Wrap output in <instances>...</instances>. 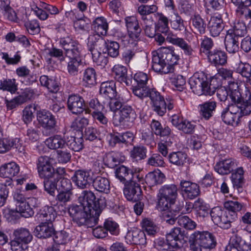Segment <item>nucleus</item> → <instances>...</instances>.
Here are the masks:
<instances>
[{
  "instance_id": "0e129e2a",
  "label": "nucleus",
  "mask_w": 251,
  "mask_h": 251,
  "mask_svg": "<svg viewBox=\"0 0 251 251\" xmlns=\"http://www.w3.org/2000/svg\"><path fill=\"white\" fill-rule=\"evenodd\" d=\"M35 111V107L32 105L26 106L23 110V118L25 124L30 123L33 117V113Z\"/></svg>"
},
{
  "instance_id": "338daca9",
  "label": "nucleus",
  "mask_w": 251,
  "mask_h": 251,
  "mask_svg": "<svg viewBox=\"0 0 251 251\" xmlns=\"http://www.w3.org/2000/svg\"><path fill=\"white\" fill-rule=\"evenodd\" d=\"M72 196V191H60L56 196V200L61 203L66 204L71 201Z\"/></svg>"
},
{
  "instance_id": "c9c22d12",
  "label": "nucleus",
  "mask_w": 251,
  "mask_h": 251,
  "mask_svg": "<svg viewBox=\"0 0 251 251\" xmlns=\"http://www.w3.org/2000/svg\"><path fill=\"white\" fill-rule=\"evenodd\" d=\"M100 93L109 99L116 97L117 96L115 82L111 81L102 82L100 85Z\"/></svg>"
},
{
  "instance_id": "c756f323",
  "label": "nucleus",
  "mask_w": 251,
  "mask_h": 251,
  "mask_svg": "<svg viewBox=\"0 0 251 251\" xmlns=\"http://www.w3.org/2000/svg\"><path fill=\"white\" fill-rule=\"evenodd\" d=\"M217 107L215 101H207L199 105L200 114L205 120L209 119L213 115Z\"/></svg>"
},
{
  "instance_id": "bf43d9fd",
  "label": "nucleus",
  "mask_w": 251,
  "mask_h": 251,
  "mask_svg": "<svg viewBox=\"0 0 251 251\" xmlns=\"http://www.w3.org/2000/svg\"><path fill=\"white\" fill-rule=\"evenodd\" d=\"M236 71L237 73L247 79L251 76V66L249 63L240 62Z\"/></svg>"
},
{
  "instance_id": "8fccbe9b",
  "label": "nucleus",
  "mask_w": 251,
  "mask_h": 251,
  "mask_svg": "<svg viewBox=\"0 0 251 251\" xmlns=\"http://www.w3.org/2000/svg\"><path fill=\"white\" fill-rule=\"evenodd\" d=\"M16 211L25 218L31 217L34 214L32 208L26 201L16 204Z\"/></svg>"
},
{
  "instance_id": "69168bd1",
  "label": "nucleus",
  "mask_w": 251,
  "mask_h": 251,
  "mask_svg": "<svg viewBox=\"0 0 251 251\" xmlns=\"http://www.w3.org/2000/svg\"><path fill=\"white\" fill-rule=\"evenodd\" d=\"M241 117L251 114V100H243L239 102Z\"/></svg>"
},
{
  "instance_id": "cd10ccee",
  "label": "nucleus",
  "mask_w": 251,
  "mask_h": 251,
  "mask_svg": "<svg viewBox=\"0 0 251 251\" xmlns=\"http://www.w3.org/2000/svg\"><path fill=\"white\" fill-rule=\"evenodd\" d=\"M209 32L213 37L219 36L223 30L224 25L223 20L220 17H212L208 24Z\"/></svg>"
},
{
  "instance_id": "6ab92c4d",
  "label": "nucleus",
  "mask_w": 251,
  "mask_h": 251,
  "mask_svg": "<svg viewBox=\"0 0 251 251\" xmlns=\"http://www.w3.org/2000/svg\"><path fill=\"white\" fill-rule=\"evenodd\" d=\"M166 238L168 245L173 248H179L183 238V233L180 228L175 227L166 234Z\"/></svg>"
},
{
  "instance_id": "f257e3e1",
  "label": "nucleus",
  "mask_w": 251,
  "mask_h": 251,
  "mask_svg": "<svg viewBox=\"0 0 251 251\" xmlns=\"http://www.w3.org/2000/svg\"><path fill=\"white\" fill-rule=\"evenodd\" d=\"M81 204L72 205L68 212L74 222L78 226L92 227L98 223L99 217L106 205L105 197L96 198L90 191H83L79 197Z\"/></svg>"
},
{
  "instance_id": "1a4fd4ad",
  "label": "nucleus",
  "mask_w": 251,
  "mask_h": 251,
  "mask_svg": "<svg viewBox=\"0 0 251 251\" xmlns=\"http://www.w3.org/2000/svg\"><path fill=\"white\" fill-rule=\"evenodd\" d=\"M156 52L167 65L170 66V71L172 66L177 64L179 59V56L175 52L173 47L161 48Z\"/></svg>"
},
{
  "instance_id": "4d7b16f0",
  "label": "nucleus",
  "mask_w": 251,
  "mask_h": 251,
  "mask_svg": "<svg viewBox=\"0 0 251 251\" xmlns=\"http://www.w3.org/2000/svg\"><path fill=\"white\" fill-rule=\"evenodd\" d=\"M177 223L179 226L187 230L194 229L197 226L196 223L187 216H179Z\"/></svg>"
},
{
  "instance_id": "393cba45",
  "label": "nucleus",
  "mask_w": 251,
  "mask_h": 251,
  "mask_svg": "<svg viewBox=\"0 0 251 251\" xmlns=\"http://www.w3.org/2000/svg\"><path fill=\"white\" fill-rule=\"evenodd\" d=\"M112 73L115 78L120 82L129 85L131 83V78L127 75V70L126 67L121 65H115L112 68Z\"/></svg>"
},
{
  "instance_id": "37998d69",
  "label": "nucleus",
  "mask_w": 251,
  "mask_h": 251,
  "mask_svg": "<svg viewBox=\"0 0 251 251\" xmlns=\"http://www.w3.org/2000/svg\"><path fill=\"white\" fill-rule=\"evenodd\" d=\"M187 158L186 153L182 151L173 152L169 154L168 159L169 162L177 166L181 167L186 162Z\"/></svg>"
},
{
  "instance_id": "f03ea898",
  "label": "nucleus",
  "mask_w": 251,
  "mask_h": 251,
  "mask_svg": "<svg viewBox=\"0 0 251 251\" xmlns=\"http://www.w3.org/2000/svg\"><path fill=\"white\" fill-rule=\"evenodd\" d=\"M133 94L140 99L149 97L153 110L159 116H163L166 112L167 104L163 96L154 89L150 90L146 85H137L133 87Z\"/></svg>"
},
{
  "instance_id": "aec40b11",
  "label": "nucleus",
  "mask_w": 251,
  "mask_h": 251,
  "mask_svg": "<svg viewBox=\"0 0 251 251\" xmlns=\"http://www.w3.org/2000/svg\"><path fill=\"white\" fill-rule=\"evenodd\" d=\"M141 193L140 184L129 183L124 189V194L129 201H138L142 197Z\"/></svg>"
},
{
  "instance_id": "bb28decb",
  "label": "nucleus",
  "mask_w": 251,
  "mask_h": 251,
  "mask_svg": "<svg viewBox=\"0 0 251 251\" xmlns=\"http://www.w3.org/2000/svg\"><path fill=\"white\" fill-rule=\"evenodd\" d=\"M244 241L241 237L235 235L232 238L225 251H251V246H244Z\"/></svg>"
},
{
  "instance_id": "a18cd8bd",
  "label": "nucleus",
  "mask_w": 251,
  "mask_h": 251,
  "mask_svg": "<svg viewBox=\"0 0 251 251\" xmlns=\"http://www.w3.org/2000/svg\"><path fill=\"white\" fill-rule=\"evenodd\" d=\"M132 172L127 167L121 165L116 169L115 174L116 177L121 181L129 182L132 178Z\"/></svg>"
},
{
  "instance_id": "09e8293b",
  "label": "nucleus",
  "mask_w": 251,
  "mask_h": 251,
  "mask_svg": "<svg viewBox=\"0 0 251 251\" xmlns=\"http://www.w3.org/2000/svg\"><path fill=\"white\" fill-rule=\"evenodd\" d=\"M120 155V154L118 152L112 151L108 152L104 158V160L109 167L114 168L122 161Z\"/></svg>"
},
{
  "instance_id": "4468645a",
  "label": "nucleus",
  "mask_w": 251,
  "mask_h": 251,
  "mask_svg": "<svg viewBox=\"0 0 251 251\" xmlns=\"http://www.w3.org/2000/svg\"><path fill=\"white\" fill-rule=\"evenodd\" d=\"M60 45L65 51L66 56H70L71 55L80 53L79 46L77 42L74 40L69 36L61 38Z\"/></svg>"
},
{
  "instance_id": "4be33fe9",
  "label": "nucleus",
  "mask_w": 251,
  "mask_h": 251,
  "mask_svg": "<svg viewBox=\"0 0 251 251\" xmlns=\"http://www.w3.org/2000/svg\"><path fill=\"white\" fill-rule=\"evenodd\" d=\"M129 36L133 39H137L141 32L136 18L133 16L126 17L125 19Z\"/></svg>"
},
{
  "instance_id": "864d4df0",
  "label": "nucleus",
  "mask_w": 251,
  "mask_h": 251,
  "mask_svg": "<svg viewBox=\"0 0 251 251\" xmlns=\"http://www.w3.org/2000/svg\"><path fill=\"white\" fill-rule=\"evenodd\" d=\"M143 229L149 235H154L157 232L158 227L149 219H144L142 222Z\"/></svg>"
},
{
  "instance_id": "e433bc0d",
  "label": "nucleus",
  "mask_w": 251,
  "mask_h": 251,
  "mask_svg": "<svg viewBox=\"0 0 251 251\" xmlns=\"http://www.w3.org/2000/svg\"><path fill=\"white\" fill-rule=\"evenodd\" d=\"M45 144L51 150L63 149L66 146V141L60 135H55L47 139Z\"/></svg>"
},
{
  "instance_id": "6e6d98bb",
  "label": "nucleus",
  "mask_w": 251,
  "mask_h": 251,
  "mask_svg": "<svg viewBox=\"0 0 251 251\" xmlns=\"http://www.w3.org/2000/svg\"><path fill=\"white\" fill-rule=\"evenodd\" d=\"M244 171L242 168L237 169L231 176V179L234 187H240L243 183Z\"/></svg>"
},
{
  "instance_id": "3c124183",
  "label": "nucleus",
  "mask_w": 251,
  "mask_h": 251,
  "mask_svg": "<svg viewBox=\"0 0 251 251\" xmlns=\"http://www.w3.org/2000/svg\"><path fill=\"white\" fill-rule=\"evenodd\" d=\"M82 79L88 85H94L96 83L95 70L92 68H87L83 73Z\"/></svg>"
},
{
  "instance_id": "39448f33",
  "label": "nucleus",
  "mask_w": 251,
  "mask_h": 251,
  "mask_svg": "<svg viewBox=\"0 0 251 251\" xmlns=\"http://www.w3.org/2000/svg\"><path fill=\"white\" fill-rule=\"evenodd\" d=\"M13 239L10 242L12 251H25L28 244L32 241L33 236L28 229L20 228L13 232Z\"/></svg>"
},
{
  "instance_id": "f8f14e48",
  "label": "nucleus",
  "mask_w": 251,
  "mask_h": 251,
  "mask_svg": "<svg viewBox=\"0 0 251 251\" xmlns=\"http://www.w3.org/2000/svg\"><path fill=\"white\" fill-rule=\"evenodd\" d=\"M40 81L42 86L46 87L49 90V92L46 95V98L53 101L56 99V94L59 90V86L56 81L49 78L47 75H42L40 78Z\"/></svg>"
},
{
  "instance_id": "ea45409f",
  "label": "nucleus",
  "mask_w": 251,
  "mask_h": 251,
  "mask_svg": "<svg viewBox=\"0 0 251 251\" xmlns=\"http://www.w3.org/2000/svg\"><path fill=\"white\" fill-rule=\"evenodd\" d=\"M192 30L195 34H203L205 32L206 24L199 15H195L191 18Z\"/></svg>"
},
{
  "instance_id": "412c9836",
  "label": "nucleus",
  "mask_w": 251,
  "mask_h": 251,
  "mask_svg": "<svg viewBox=\"0 0 251 251\" xmlns=\"http://www.w3.org/2000/svg\"><path fill=\"white\" fill-rule=\"evenodd\" d=\"M72 180L75 184L81 189L86 188L90 185L92 178L89 172L78 170L72 177Z\"/></svg>"
},
{
  "instance_id": "a211bd4d",
  "label": "nucleus",
  "mask_w": 251,
  "mask_h": 251,
  "mask_svg": "<svg viewBox=\"0 0 251 251\" xmlns=\"http://www.w3.org/2000/svg\"><path fill=\"white\" fill-rule=\"evenodd\" d=\"M67 62V70L68 74L72 76L77 75L81 69L82 62L80 57V52L77 54L71 55Z\"/></svg>"
},
{
  "instance_id": "9d476101",
  "label": "nucleus",
  "mask_w": 251,
  "mask_h": 251,
  "mask_svg": "<svg viewBox=\"0 0 251 251\" xmlns=\"http://www.w3.org/2000/svg\"><path fill=\"white\" fill-rule=\"evenodd\" d=\"M180 189L183 195L189 199L196 198L200 193L199 186L197 184L185 180L180 181Z\"/></svg>"
},
{
  "instance_id": "c03bdc74",
  "label": "nucleus",
  "mask_w": 251,
  "mask_h": 251,
  "mask_svg": "<svg viewBox=\"0 0 251 251\" xmlns=\"http://www.w3.org/2000/svg\"><path fill=\"white\" fill-rule=\"evenodd\" d=\"M93 29L98 34L106 35L108 29V24L106 20L102 17L96 18L93 23Z\"/></svg>"
},
{
  "instance_id": "473e14b6",
  "label": "nucleus",
  "mask_w": 251,
  "mask_h": 251,
  "mask_svg": "<svg viewBox=\"0 0 251 251\" xmlns=\"http://www.w3.org/2000/svg\"><path fill=\"white\" fill-rule=\"evenodd\" d=\"M175 204H172L171 206H168L167 209L160 210L163 212V219L167 224L173 225L176 219V213L180 210V208H176Z\"/></svg>"
},
{
  "instance_id": "a19ab883",
  "label": "nucleus",
  "mask_w": 251,
  "mask_h": 251,
  "mask_svg": "<svg viewBox=\"0 0 251 251\" xmlns=\"http://www.w3.org/2000/svg\"><path fill=\"white\" fill-rule=\"evenodd\" d=\"M88 45L89 47V51L91 50L95 49L101 50L102 47H105L106 45L105 41L101 37V35L96 33L92 34L88 37Z\"/></svg>"
},
{
  "instance_id": "c85d7f7f",
  "label": "nucleus",
  "mask_w": 251,
  "mask_h": 251,
  "mask_svg": "<svg viewBox=\"0 0 251 251\" xmlns=\"http://www.w3.org/2000/svg\"><path fill=\"white\" fill-rule=\"evenodd\" d=\"M224 207L231 213L229 216L231 223L237 218V212L240 211L243 205L235 200H228L224 202Z\"/></svg>"
},
{
  "instance_id": "423d86ee",
  "label": "nucleus",
  "mask_w": 251,
  "mask_h": 251,
  "mask_svg": "<svg viewBox=\"0 0 251 251\" xmlns=\"http://www.w3.org/2000/svg\"><path fill=\"white\" fill-rule=\"evenodd\" d=\"M189 83L193 93L198 96L202 95L211 96L214 94L216 90L214 87L211 88L203 75L198 73L195 74L190 78Z\"/></svg>"
},
{
  "instance_id": "7ed1b4c3",
  "label": "nucleus",
  "mask_w": 251,
  "mask_h": 251,
  "mask_svg": "<svg viewBox=\"0 0 251 251\" xmlns=\"http://www.w3.org/2000/svg\"><path fill=\"white\" fill-rule=\"evenodd\" d=\"M177 196V187L174 184L164 185L161 187L157 195V209H167L168 206L175 204Z\"/></svg>"
},
{
  "instance_id": "ddd939ff",
  "label": "nucleus",
  "mask_w": 251,
  "mask_h": 251,
  "mask_svg": "<svg viewBox=\"0 0 251 251\" xmlns=\"http://www.w3.org/2000/svg\"><path fill=\"white\" fill-rule=\"evenodd\" d=\"M167 41L172 44L176 46L182 50L185 54L187 55H192L193 52V50L182 38H179L176 35L172 32H169L167 34L166 37Z\"/></svg>"
},
{
  "instance_id": "58836bf2",
  "label": "nucleus",
  "mask_w": 251,
  "mask_h": 251,
  "mask_svg": "<svg viewBox=\"0 0 251 251\" xmlns=\"http://www.w3.org/2000/svg\"><path fill=\"white\" fill-rule=\"evenodd\" d=\"M209 61L215 66L223 65L226 63V55L221 50L210 51L208 55Z\"/></svg>"
},
{
  "instance_id": "9b49d317",
  "label": "nucleus",
  "mask_w": 251,
  "mask_h": 251,
  "mask_svg": "<svg viewBox=\"0 0 251 251\" xmlns=\"http://www.w3.org/2000/svg\"><path fill=\"white\" fill-rule=\"evenodd\" d=\"M20 172V167L14 162H10L2 165L0 167V176L9 179L5 184L10 185L12 178L16 176Z\"/></svg>"
},
{
  "instance_id": "e2e57ef3",
  "label": "nucleus",
  "mask_w": 251,
  "mask_h": 251,
  "mask_svg": "<svg viewBox=\"0 0 251 251\" xmlns=\"http://www.w3.org/2000/svg\"><path fill=\"white\" fill-rule=\"evenodd\" d=\"M148 164L154 167H164L165 162L163 157L160 154L155 153L149 158Z\"/></svg>"
},
{
  "instance_id": "b1692460",
  "label": "nucleus",
  "mask_w": 251,
  "mask_h": 251,
  "mask_svg": "<svg viewBox=\"0 0 251 251\" xmlns=\"http://www.w3.org/2000/svg\"><path fill=\"white\" fill-rule=\"evenodd\" d=\"M152 68L156 72L161 74H168L170 71V66L167 65L156 51L152 52Z\"/></svg>"
},
{
  "instance_id": "72a5a7b5",
  "label": "nucleus",
  "mask_w": 251,
  "mask_h": 251,
  "mask_svg": "<svg viewBox=\"0 0 251 251\" xmlns=\"http://www.w3.org/2000/svg\"><path fill=\"white\" fill-rule=\"evenodd\" d=\"M240 39L226 34L225 38V45L226 50L229 53L235 54L239 50Z\"/></svg>"
},
{
  "instance_id": "774afa93",
  "label": "nucleus",
  "mask_w": 251,
  "mask_h": 251,
  "mask_svg": "<svg viewBox=\"0 0 251 251\" xmlns=\"http://www.w3.org/2000/svg\"><path fill=\"white\" fill-rule=\"evenodd\" d=\"M221 117L224 122L227 125H233L238 122L236 116H233L225 108L222 112Z\"/></svg>"
},
{
  "instance_id": "13d9d810",
  "label": "nucleus",
  "mask_w": 251,
  "mask_h": 251,
  "mask_svg": "<svg viewBox=\"0 0 251 251\" xmlns=\"http://www.w3.org/2000/svg\"><path fill=\"white\" fill-rule=\"evenodd\" d=\"M45 191L51 196H54L57 189V180L54 178H46L44 179Z\"/></svg>"
},
{
  "instance_id": "5fc2aeb1",
  "label": "nucleus",
  "mask_w": 251,
  "mask_h": 251,
  "mask_svg": "<svg viewBox=\"0 0 251 251\" xmlns=\"http://www.w3.org/2000/svg\"><path fill=\"white\" fill-rule=\"evenodd\" d=\"M146 153L147 149L144 146L134 147L130 151V156L136 161H139L146 157Z\"/></svg>"
},
{
  "instance_id": "a878e982",
  "label": "nucleus",
  "mask_w": 251,
  "mask_h": 251,
  "mask_svg": "<svg viewBox=\"0 0 251 251\" xmlns=\"http://www.w3.org/2000/svg\"><path fill=\"white\" fill-rule=\"evenodd\" d=\"M236 166L237 164L234 160L228 158L218 162L215 166V170L219 174L227 175L229 174Z\"/></svg>"
},
{
  "instance_id": "680f3d73",
  "label": "nucleus",
  "mask_w": 251,
  "mask_h": 251,
  "mask_svg": "<svg viewBox=\"0 0 251 251\" xmlns=\"http://www.w3.org/2000/svg\"><path fill=\"white\" fill-rule=\"evenodd\" d=\"M106 51L112 57H116L119 54V45L117 42L110 41L106 43Z\"/></svg>"
},
{
  "instance_id": "6e6552de",
  "label": "nucleus",
  "mask_w": 251,
  "mask_h": 251,
  "mask_svg": "<svg viewBox=\"0 0 251 251\" xmlns=\"http://www.w3.org/2000/svg\"><path fill=\"white\" fill-rule=\"evenodd\" d=\"M212 220L215 224L224 228H228L231 226V221L226 211L221 207L213 208L210 212Z\"/></svg>"
},
{
  "instance_id": "5701e85b",
  "label": "nucleus",
  "mask_w": 251,
  "mask_h": 251,
  "mask_svg": "<svg viewBox=\"0 0 251 251\" xmlns=\"http://www.w3.org/2000/svg\"><path fill=\"white\" fill-rule=\"evenodd\" d=\"M36 236L39 238H47L54 233V229L51 222H41L35 229Z\"/></svg>"
},
{
  "instance_id": "4c0bfd02",
  "label": "nucleus",
  "mask_w": 251,
  "mask_h": 251,
  "mask_svg": "<svg viewBox=\"0 0 251 251\" xmlns=\"http://www.w3.org/2000/svg\"><path fill=\"white\" fill-rule=\"evenodd\" d=\"M93 186L100 192L108 194L110 191V182L106 177L98 176L93 180Z\"/></svg>"
},
{
  "instance_id": "603ef678",
  "label": "nucleus",
  "mask_w": 251,
  "mask_h": 251,
  "mask_svg": "<svg viewBox=\"0 0 251 251\" xmlns=\"http://www.w3.org/2000/svg\"><path fill=\"white\" fill-rule=\"evenodd\" d=\"M133 139V134L130 132H126L122 134L114 135L112 137L111 141L115 144L117 143L128 144Z\"/></svg>"
},
{
  "instance_id": "f3484780",
  "label": "nucleus",
  "mask_w": 251,
  "mask_h": 251,
  "mask_svg": "<svg viewBox=\"0 0 251 251\" xmlns=\"http://www.w3.org/2000/svg\"><path fill=\"white\" fill-rule=\"evenodd\" d=\"M37 120L42 127L49 129H54L56 122L54 117L49 112L45 110L38 113Z\"/></svg>"
},
{
  "instance_id": "2eb2a0df",
  "label": "nucleus",
  "mask_w": 251,
  "mask_h": 251,
  "mask_svg": "<svg viewBox=\"0 0 251 251\" xmlns=\"http://www.w3.org/2000/svg\"><path fill=\"white\" fill-rule=\"evenodd\" d=\"M68 109L75 114H80L85 109V104L83 99L79 95H73L68 98Z\"/></svg>"
},
{
  "instance_id": "0eeeda50",
  "label": "nucleus",
  "mask_w": 251,
  "mask_h": 251,
  "mask_svg": "<svg viewBox=\"0 0 251 251\" xmlns=\"http://www.w3.org/2000/svg\"><path fill=\"white\" fill-rule=\"evenodd\" d=\"M136 114L131 106L125 105L119 111L118 114H115L113 123L115 126H130L136 118Z\"/></svg>"
},
{
  "instance_id": "49530a36",
  "label": "nucleus",
  "mask_w": 251,
  "mask_h": 251,
  "mask_svg": "<svg viewBox=\"0 0 251 251\" xmlns=\"http://www.w3.org/2000/svg\"><path fill=\"white\" fill-rule=\"evenodd\" d=\"M101 50L92 49L90 51L92 54L93 61L97 65L104 66L108 62V58L105 55L104 51L102 50V53L100 52Z\"/></svg>"
},
{
  "instance_id": "052dcab7",
  "label": "nucleus",
  "mask_w": 251,
  "mask_h": 251,
  "mask_svg": "<svg viewBox=\"0 0 251 251\" xmlns=\"http://www.w3.org/2000/svg\"><path fill=\"white\" fill-rule=\"evenodd\" d=\"M0 89L9 91L11 93H14L17 90L15 79H5L1 81Z\"/></svg>"
},
{
  "instance_id": "20e7f679",
  "label": "nucleus",
  "mask_w": 251,
  "mask_h": 251,
  "mask_svg": "<svg viewBox=\"0 0 251 251\" xmlns=\"http://www.w3.org/2000/svg\"><path fill=\"white\" fill-rule=\"evenodd\" d=\"M192 236L193 240L190 245L192 251H202V248L211 250L216 245L215 237L208 231H195Z\"/></svg>"
},
{
  "instance_id": "7c9ffc66",
  "label": "nucleus",
  "mask_w": 251,
  "mask_h": 251,
  "mask_svg": "<svg viewBox=\"0 0 251 251\" xmlns=\"http://www.w3.org/2000/svg\"><path fill=\"white\" fill-rule=\"evenodd\" d=\"M55 212L52 206H45L36 215L38 221L41 222H52L55 217Z\"/></svg>"
},
{
  "instance_id": "de8ad7c7",
  "label": "nucleus",
  "mask_w": 251,
  "mask_h": 251,
  "mask_svg": "<svg viewBox=\"0 0 251 251\" xmlns=\"http://www.w3.org/2000/svg\"><path fill=\"white\" fill-rule=\"evenodd\" d=\"M83 139L82 138H76L71 136L68 138L66 145L72 150L75 151H79L83 148Z\"/></svg>"
},
{
  "instance_id": "79ce46f5",
  "label": "nucleus",
  "mask_w": 251,
  "mask_h": 251,
  "mask_svg": "<svg viewBox=\"0 0 251 251\" xmlns=\"http://www.w3.org/2000/svg\"><path fill=\"white\" fill-rule=\"evenodd\" d=\"M156 17L158 18V21L155 26L156 30L160 32L165 34L167 37V34L171 32L169 30L168 26V19L161 13H157L156 14Z\"/></svg>"
},
{
  "instance_id": "2f4dec72",
  "label": "nucleus",
  "mask_w": 251,
  "mask_h": 251,
  "mask_svg": "<svg viewBox=\"0 0 251 251\" xmlns=\"http://www.w3.org/2000/svg\"><path fill=\"white\" fill-rule=\"evenodd\" d=\"M145 180L150 187H152L163 183L165 180V176L159 171L151 172L146 175Z\"/></svg>"
},
{
  "instance_id": "f704fd0d",
  "label": "nucleus",
  "mask_w": 251,
  "mask_h": 251,
  "mask_svg": "<svg viewBox=\"0 0 251 251\" xmlns=\"http://www.w3.org/2000/svg\"><path fill=\"white\" fill-rule=\"evenodd\" d=\"M227 33L241 40L247 33L245 24L240 21L235 22L232 27L227 31Z\"/></svg>"
},
{
  "instance_id": "dca6fc26",
  "label": "nucleus",
  "mask_w": 251,
  "mask_h": 251,
  "mask_svg": "<svg viewBox=\"0 0 251 251\" xmlns=\"http://www.w3.org/2000/svg\"><path fill=\"white\" fill-rule=\"evenodd\" d=\"M125 239L128 244L140 245H145L147 240L145 232L138 229L128 230Z\"/></svg>"
}]
</instances>
